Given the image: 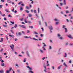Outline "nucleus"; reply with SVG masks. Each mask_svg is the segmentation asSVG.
I'll return each instance as SVG.
<instances>
[{
  "instance_id": "61",
  "label": "nucleus",
  "mask_w": 73,
  "mask_h": 73,
  "mask_svg": "<svg viewBox=\"0 0 73 73\" xmlns=\"http://www.w3.org/2000/svg\"><path fill=\"white\" fill-rule=\"evenodd\" d=\"M21 5L22 6H23V7H24V4H23V3H22L21 4Z\"/></svg>"
},
{
  "instance_id": "39",
  "label": "nucleus",
  "mask_w": 73,
  "mask_h": 73,
  "mask_svg": "<svg viewBox=\"0 0 73 73\" xmlns=\"http://www.w3.org/2000/svg\"><path fill=\"white\" fill-rule=\"evenodd\" d=\"M36 16L37 18H38V17H39L38 16V15L37 14H36Z\"/></svg>"
},
{
  "instance_id": "32",
  "label": "nucleus",
  "mask_w": 73,
  "mask_h": 73,
  "mask_svg": "<svg viewBox=\"0 0 73 73\" xmlns=\"http://www.w3.org/2000/svg\"><path fill=\"white\" fill-rule=\"evenodd\" d=\"M26 60H27V58H25L24 59L23 62H26Z\"/></svg>"
},
{
  "instance_id": "36",
  "label": "nucleus",
  "mask_w": 73,
  "mask_h": 73,
  "mask_svg": "<svg viewBox=\"0 0 73 73\" xmlns=\"http://www.w3.org/2000/svg\"><path fill=\"white\" fill-rule=\"evenodd\" d=\"M52 49V46H49V49Z\"/></svg>"
},
{
  "instance_id": "50",
  "label": "nucleus",
  "mask_w": 73,
  "mask_h": 73,
  "mask_svg": "<svg viewBox=\"0 0 73 73\" xmlns=\"http://www.w3.org/2000/svg\"><path fill=\"white\" fill-rule=\"evenodd\" d=\"M5 1V0H1V2H2V3H4V2Z\"/></svg>"
},
{
  "instance_id": "57",
  "label": "nucleus",
  "mask_w": 73,
  "mask_h": 73,
  "mask_svg": "<svg viewBox=\"0 0 73 73\" xmlns=\"http://www.w3.org/2000/svg\"><path fill=\"white\" fill-rule=\"evenodd\" d=\"M3 20H6L7 18H6V17H4L3 18Z\"/></svg>"
},
{
  "instance_id": "56",
  "label": "nucleus",
  "mask_w": 73,
  "mask_h": 73,
  "mask_svg": "<svg viewBox=\"0 0 73 73\" xmlns=\"http://www.w3.org/2000/svg\"><path fill=\"white\" fill-rule=\"evenodd\" d=\"M16 36H19V34L17 33H16Z\"/></svg>"
},
{
  "instance_id": "60",
  "label": "nucleus",
  "mask_w": 73,
  "mask_h": 73,
  "mask_svg": "<svg viewBox=\"0 0 73 73\" xmlns=\"http://www.w3.org/2000/svg\"><path fill=\"white\" fill-rule=\"evenodd\" d=\"M20 20L21 21H23V20H24V18H22L21 19H20Z\"/></svg>"
},
{
  "instance_id": "51",
  "label": "nucleus",
  "mask_w": 73,
  "mask_h": 73,
  "mask_svg": "<svg viewBox=\"0 0 73 73\" xmlns=\"http://www.w3.org/2000/svg\"><path fill=\"white\" fill-rule=\"evenodd\" d=\"M25 11L28 13H29V11L27 10H26Z\"/></svg>"
},
{
  "instance_id": "63",
  "label": "nucleus",
  "mask_w": 73,
  "mask_h": 73,
  "mask_svg": "<svg viewBox=\"0 0 73 73\" xmlns=\"http://www.w3.org/2000/svg\"><path fill=\"white\" fill-rule=\"evenodd\" d=\"M11 70H12V68H10L9 70V72H10Z\"/></svg>"
},
{
  "instance_id": "18",
  "label": "nucleus",
  "mask_w": 73,
  "mask_h": 73,
  "mask_svg": "<svg viewBox=\"0 0 73 73\" xmlns=\"http://www.w3.org/2000/svg\"><path fill=\"white\" fill-rule=\"evenodd\" d=\"M60 13H61V14L62 15H64V12L63 11H61L60 12Z\"/></svg>"
},
{
  "instance_id": "30",
  "label": "nucleus",
  "mask_w": 73,
  "mask_h": 73,
  "mask_svg": "<svg viewBox=\"0 0 73 73\" xmlns=\"http://www.w3.org/2000/svg\"><path fill=\"white\" fill-rule=\"evenodd\" d=\"M64 29H65V33H66L68 32V30H67V29H66V28H65Z\"/></svg>"
},
{
  "instance_id": "26",
  "label": "nucleus",
  "mask_w": 73,
  "mask_h": 73,
  "mask_svg": "<svg viewBox=\"0 0 73 73\" xmlns=\"http://www.w3.org/2000/svg\"><path fill=\"white\" fill-rule=\"evenodd\" d=\"M10 23H12V24H15V22H13L12 21H10Z\"/></svg>"
},
{
  "instance_id": "31",
  "label": "nucleus",
  "mask_w": 73,
  "mask_h": 73,
  "mask_svg": "<svg viewBox=\"0 0 73 73\" xmlns=\"http://www.w3.org/2000/svg\"><path fill=\"white\" fill-rule=\"evenodd\" d=\"M1 42H2L3 41V38H1Z\"/></svg>"
},
{
  "instance_id": "4",
  "label": "nucleus",
  "mask_w": 73,
  "mask_h": 73,
  "mask_svg": "<svg viewBox=\"0 0 73 73\" xmlns=\"http://www.w3.org/2000/svg\"><path fill=\"white\" fill-rule=\"evenodd\" d=\"M48 27L49 28V29L50 30H53V27H52V25L49 26Z\"/></svg>"
},
{
  "instance_id": "27",
  "label": "nucleus",
  "mask_w": 73,
  "mask_h": 73,
  "mask_svg": "<svg viewBox=\"0 0 73 73\" xmlns=\"http://www.w3.org/2000/svg\"><path fill=\"white\" fill-rule=\"evenodd\" d=\"M0 73H4V71L3 70H1L0 71Z\"/></svg>"
},
{
  "instance_id": "23",
  "label": "nucleus",
  "mask_w": 73,
  "mask_h": 73,
  "mask_svg": "<svg viewBox=\"0 0 73 73\" xmlns=\"http://www.w3.org/2000/svg\"><path fill=\"white\" fill-rule=\"evenodd\" d=\"M7 17H12V15H10V14H9V15H8V16H7Z\"/></svg>"
},
{
  "instance_id": "37",
  "label": "nucleus",
  "mask_w": 73,
  "mask_h": 73,
  "mask_svg": "<svg viewBox=\"0 0 73 73\" xmlns=\"http://www.w3.org/2000/svg\"><path fill=\"white\" fill-rule=\"evenodd\" d=\"M4 63L1 64V66H4Z\"/></svg>"
},
{
  "instance_id": "20",
  "label": "nucleus",
  "mask_w": 73,
  "mask_h": 73,
  "mask_svg": "<svg viewBox=\"0 0 73 73\" xmlns=\"http://www.w3.org/2000/svg\"><path fill=\"white\" fill-rule=\"evenodd\" d=\"M51 68H52V69H53V70H54V69H55V68L54 67V66H52L51 67Z\"/></svg>"
},
{
  "instance_id": "5",
  "label": "nucleus",
  "mask_w": 73,
  "mask_h": 73,
  "mask_svg": "<svg viewBox=\"0 0 73 73\" xmlns=\"http://www.w3.org/2000/svg\"><path fill=\"white\" fill-rule=\"evenodd\" d=\"M39 50L41 53H44V51L41 49H39Z\"/></svg>"
},
{
  "instance_id": "22",
  "label": "nucleus",
  "mask_w": 73,
  "mask_h": 73,
  "mask_svg": "<svg viewBox=\"0 0 73 73\" xmlns=\"http://www.w3.org/2000/svg\"><path fill=\"white\" fill-rule=\"evenodd\" d=\"M27 33H29L30 32V31L29 30H27Z\"/></svg>"
},
{
  "instance_id": "11",
  "label": "nucleus",
  "mask_w": 73,
  "mask_h": 73,
  "mask_svg": "<svg viewBox=\"0 0 73 73\" xmlns=\"http://www.w3.org/2000/svg\"><path fill=\"white\" fill-rule=\"evenodd\" d=\"M63 65H64L65 66L66 68H68V66L67 65H66V63L65 62L64 63Z\"/></svg>"
},
{
  "instance_id": "10",
  "label": "nucleus",
  "mask_w": 73,
  "mask_h": 73,
  "mask_svg": "<svg viewBox=\"0 0 73 73\" xmlns=\"http://www.w3.org/2000/svg\"><path fill=\"white\" fill-rule=\"evenodd\" d=\"M54 20L55 21H60L59 19H54Z\"/></svg>"
},
{
  "instance_id": "55",
  "label": "nucleus",
  "mask_w": 73,
  "mask_h": 73,
  "mask_svg": "<svg viewBox=\"0 0 73 73\" xmlns=\"http://www.w3.org/2000/svg\"><path fill=\"white\" fill-rule=\"evenodd\" d=\"M3 26L4 27H7V25H3Z\"/></svg>"
},
{
  "instance_id": "38",
  "label": "nucleus",
  "mask_w": 73,
  "mask_h": 73,
  "mask_svg": "<svg viewBox=\"0 0 73 73\" xmlns=\"http://www.w3.org/2000/svg\"><path fill=\"white\" fill-rule=\"evenodd\" d=\"M5 11L6 12H7V13L9 12V11H8V9H5Z\"/></svg>"
},
{
  "instance_id": "16",
  "label": "nucleus",
  "mask_w": 73,
  "mask_h": 73,
  "mask_svg": "<svg viewBox=\"0 0 73 73\" xmlns=\"http://www.w3.org/2000/svg\"><path fill=\"white\" fill-rule=\"evenodd\" d=\"M27 18H25V23H28V21H27Z\"/></svg>"
},
{
  "instance_id": "28",
  "label": "nucleus",
  "mask_w": 73,
  "mask_h": 73,
  "mask_svg": "<svg viewBox=\"0 0 73 73\" xmlns=\"http://www.w3.org/2000/svg\"><path fill=\"white\" fill-rule=\"evenodd\" d=\"M64 54H65V55L64 56V57H67V54H66V53H65Z\"/></svg>"
},
{
  "instance_id": "7",
  "label": "nucleus",
  "mask_w": 73,
  "mask_h": 73,
  "mask_svg": "<svg viewBox=\"0 0 73 73\" xmlns=\"http://www.w3.org/2000/svg\"><path fill=\"white\" fill-rule=\"evenodd\" d=\"M10 48H11L12 49V50L13 51L14 50L13 48H14V45L12 44V46H10Z\"/></svg>"
},
{
  "instance_id": "1",
  "label": "nucleus",
  "mask_w": 73,
  "mask_h": 73,
  "mask_svg": "<svg viewBox=\"0 0 73 73\" xmlns=\"http://www.w3.org/2000/svg\"><path fill=\"white\" fill-rule=\"evenodd\" d=\"M27 68L29 69L30 71H29V72L31 73H33V72L31 70H32L33 68H32L29 67V66H27Z\"/></svg>"
},
{
  "instance_id": "44",
  "label": "nucleus",
  "mask_w": 73,
  "mask_h": 73,
  "mask_svg": "<svg viewBox=\"0 0 73 73\" xmlns=\"http://www.w3.org/2000/svg\"><path fill=\"white\" fill-rule=\"evenodd\" d=\"M10 31L11 32V33H13V34L14 33V32H13V30H11Z\"/></svg>"
},
{
  "instance_id": "6",
  "label": "nucleus",
  "mask_w": 73,
  "mask_h": 73,
  "mask_svg": "<svg viewBox=\"0 0 73 73\" xmlns=\"http://www.w3.org/2000/svg\"><path fill=\"white\" fill-rule=\"evenodd\" d=\"M44 68L45 69L44 70V71L45 72H47V71H46V66H44Z\"/></svg>"
},
{
  "instance_id": "54",
  "label": "nucleus",
  "mask_w": 73,
  "mask_h": 73,
  "mask_svg": "<svg viewBox=\"0 0 73 73\" xmlns=\"http://www.w3.org/2000/svg\"><path fill=\"white\" fill-rule=\"evenodd\" d=\"M2 16L3 17H5V14H4L3 15H2Z\"/></svg>"
},
{
  "instance_id": "46",
  "label": "nucleus",
  "mask_w": 73,
  "mask_h": 73,
  "mask_svg": "<svg viewBox=\"0 0 73 73\" xmlns=\"http://www.w3.org/2000/svg\"><path fill=\"white\" fill-rule=\"evenodd\" d=\"M9 71L8 70H7L6 71V73H9Z\"/></svg>"
},
{
  "instance_id": "47",
  "label": "nucleus",
  "mask_w": 73,
  "mask_h": 73,
  "mask_svg": "<svg viewBox=\"0 0 73 73\" xmlns=\"http://www.w3.org/2000/svg\"><path fill=\"white\" fill-rule=\"evenodd\" d=\"M34 12L35 13H37V12H36V10L35 9L34 10Z\"/></svg>"
},
{
  "instance_id": "25",
  "label": "nucleus",
  "mask_w": 73,
  "mask_h": 73,
  "mask_svg": "<svg viewBox=\"0 0 73 73\" xmlns=\"http://www.w3.org/2000/svg\"><path fill=\"white\" fill-rule=\"evenodd\" d=\"M32 14H29V16L30 17H32Z\"/></svg>"
},
{
  "instance_id": "52",
  "label": "nucleus",
  "mask_w": 73,
  "mask_h": 73,
  "mask_svg": "<svg viewBox=\"0 0 73 73\" xmlns=\"http://www.w3.org/2000/svg\"><path fill=\"white\" fill-rule=\"evenodd\" d=\"M6 38L7 40H8V36H7V35L6 36Z\"/></svg>"
},
{
  "instance_id": "13",
  "label": "nucleus",
  "mask_w": 73,
  "mask_h": 73,
  "mask_svg": "<svg viewBox=\"0 0 73 73\" xmlns=\"http://www.w3.org/2000/svg\"><path fill=\"white\" fill-rule=\"evenodd\" d=\"M62 65H61L60 66H59L57 68V69H58V70L59 69H60V68H61V66H62Z\"/></svg>"
},
{
  "instance_id": "3",
  "label": "nucleus",
  "mask_w": 73,
  "mask_h": 73,
  "mask_svg": "<svg viewBox=\"0 0 73 73\" xmlns=\"http://www.w3.org/2000/svg\"><path fill=\"white\" fill-rule=\"evenodd\" d=\"M19 26L20 27H22L23 28H24V29H26L27 27H26V26L24 25H19Z\"/></svg>"
},
{
  "instance_id": "41",
  "label": "nucleus",
  "mask_w": 73,
  "mask_h": 73,
  "mask_svg": "<svg viewBox=\"0 0 73 73\" xmlns=\"http://www.w3.org/2000/svg\"><path fill=\"white\" fill-rule=\"evenodd\" d=\"M45 25H46V27H48V25H47V23H46V22H44Z\"/></svg>"
},
{
  "instance_id": "43",
  "label": "nucleus",
  "mask_w": 73,
  "mask_h": 73,
  "mask_svg": "<svg viewBox=\"0 0 73 73\" xmlns=\"http://www.w3.org/2000/svg\"><path fill=\"white\" fill-rule=\"evenodd\" d=\"M70 19H73V16L70 17Z\"/></svg>"
},
{
  "instance_id": "24",
  "label": "nucleus",
  "mask_w": 73,
  "mask_h": 73,
  "mask_svg": "<svg viewBox=\"0 0 73 73\" xmlns=\"http://www.w3.org/2000/svg\"><path fill=\"white\" fill-rule=\"evenodd\" d=\"M27 23H28L29 24H32V22L30 21H27Z\"/></svg>"
},
{
  "instance_id": "12",
  "label": "nucleus",
  "mask_w": 73,
  "mask_h": 73,
  "mask_svg": "<svg viewBox=\"0 0 73 73\" xmlns=\"http://www.w3.org/2000/svg\"><path fill=\"white\" fill-rule=\"evenodd\" d=\"M68 37H69V38H73V37L72 36V35H68Z\"/></svg>"
},
{
  "instance_id": "34",
  "label": "nucleus",
  "mask_w": 73,
  "mask_h": 73,
  "mask_svg": "<svg viewBox=\"0 0 73 73\" xmlns=\"http://www.w3.org/2000/svg\"><path fill=\"white\" fill-rule=\"evenodd\" d=\"M17 27V25L15 24V26H14V27L15 28H16V27Z\"/></svg>"
},
{
  "instance_id": "53",
  "label": "nucleus",
  "mask_w": 73,
  "mask_h": 73,
  "mask_svg": "<svg viewBox=\"0 0 73 73\" xmlns=\"http://www.w3.org/2000/svg\"><path fill=\"white\" fill-rule=\"evenodd\" d=\"M65 44L66 45H68V42H66L65 43Z\"/></svg>"
},
{
  "instance_id": "59",
  "label": "nucleus",
  "mask_w": 73,
  "mask_h": 73,
  "mask_svg": "<svg viewBox=\"0 0 73 73\" xmlns=\"http://www.w3.org/2000/svg\"><path fill=\"white\" fill-rule=\"evenodd\" d=\"M46 64L47 65H46L47 66H49V65H50L49 64Z\"/></svg>"
},
{
  "instance_id": "17",
  "label": "nucleus",
  "mask_w": 73,
  "mask_h": 73,
  "mask_svg": "<svg viewBox=\"0 0 73 73\" xmlns=\"http://www.w3.org/2000/svg\"><path fill=\"white\" fill-rule=\"evenodd\" d=\"M20 11H23V8L22 7H20Z\"/></svg>"
},
{
  "instance_id": "49",
  "label": "nucleus",
  "mask_w": 73,
  "mask_h": 73,
  "mask_svg": "<svg viewBox=\"0 0 73 73\" xmlns=\"http://www.w3.org/2000/svg\"><path fill=\"white\" fill-rule=\"evenodd\" d=\"M26 8L27 9H29V7H28V6H27L26 7Z\"/></svg>"
},
{
  "instance_id": "48",
  "label": "nucleus",
  "mask_w": 73,
  "mask_h": 73,
  "mask_svg": "<svg viewBox=\"0 0 73 73\" xmlns=\"http://www.w3.org/2000/svg\"><path fill=\"white\" fill-rule=\"evenodd\" d=\"M49 41H50V42H51V43H53V41H52V40H50Z\"/></svg>"
},
{
  "instance_id": "29",
  "label": "nucleus",
  "mask_w": 73,
  "mask_h": 73,
  "mask_svg": "<svg viewBox=\"0 0 73 73\" xmlns=\"http://www.w3.org/2000/svg\"><path fill=\"white\" fill-rule=\"evenodd\" d=\"M33 39L34 40H36L37 41H38V39H36V38H33Z\"/></svg>"
},
{
  "instance_id": "15",
  "label": "nucleus",
  "mask_w": 73,
  "mask_h": 73,
  "mask_svg": "<svg viewBox=\"0 0 73 73\" xmlns=\"http://www.w3.org/2000/svg\"><path fill=\"white\" fill-rule=\"evenodd\" d=\"M62 28L65 29V28H66V26L65 25H63L62 26Z\"/></svg>"
},
{
  "instance_id": "64",
  "label": "nucleus",
  "mask_w": 73,
  "mask_h": 73,
  "mask_svg": "<svg viewBox=\"0 0 73 73\" xmlns=\"http://www.w3.org/2000/svg\"><path fill=\"white\" fill-rule=\"evenodd\" d=\"M40 36H41V37H43V34H40Z\"/></svg>"
},
{
  "instance_id": "45",
  "label": "nucleus",
  "mask_w": 73,
  "mask_h": 73,
  "mask_svg": "<svg viewBox=\"0 0 73 73\" xmlns=\"http://www.w3.org/2000/svg\"><path fill=\"white\" fill-rule=\"evenodd\" d=\"M7 2L9 3H10V2H11V0H7Z\"/></svg>"
},
{
  "instance_id": "42",
  "label": "nucleus",
  "mask_w": 73,
  "mask_h": 73,
  "mask_svg": "<svg viewBox=\"0 0 73 73\" xmlns=\"http://www.w3.org/2000/svg\"><path fill=\"white\" fill-rule=\"evenodd\" d=\"M38 22L39 25H41V21H38Z\"/></svg>"
},
{
  "instance_id": "58",
  "label": "nucleus",
  "mask_w": 73,
  "mask_h": 73,
  "mask_svg": "<svg viewBox=\"0 0 73 73\" xmlns=\"http://www.w3.org/2000/svg\"><path fill=\"white\" fill-rule=\"evenodd\" d=\"M70 21L71 22V23H72V24H73V21H72V20H70Z\"/></svg>"
},
{
  "instance_id": "8",
  "label": "nucleus",
  "mask_w": 73,
  "mask_h": 73,
  "mask_svg": "<svg viewBox=\"0 0 73 73\" xmlns=\"http://www.w3.org/2000/svg\"><path fill=\"white\" fill-rule=\"evenodd\" d=\"M26 54L28 57H30V55H29V52H28V51H27Z\"/></svg>"
},
{
  "instance_id": "33",
  "label": "nucleus",
  "mask_w": 73,
  "mask_h": 73,
  "mask_svg": "<svg viewBox=\"0 0 73 73\" xmlns=\"http://www.w3.org/2000/svg\"><path fill=\"white\" fill-rule=\"evenodd\" d=\"M46 58V57H43L42 58V60H44Z\"/></svg>"
},
{
  "instance_id": "9",
  "label": "nucleus",
  "mask_w": 73,
  "mask_h": 73,
  "mask_svg": "<svg viewBox=\"0 0 73 73\" xmlns=\"http://www.w3.org/2000/svg\"><path fill=\"white\" fill-rule=\"evenodd\" d=\"M59 38V40H62L64 39V38H63L62 36Z\"/></svg>"
},
{
  "instance_id": "19",
  "label": "nucleus",
  "mask_w": 73,
  "mask_h": 73,
  "mask_svg": "<svg viewBox=\"0 0 73 73\" xmlns=\"http://www.w3.org/2000/svg\"><path fill=\"white\" fill-rule=\"evenodd\" d=\"M34 34L36 35H38V33H37V32L36 31H34Z\"/></svg>"
},
{
  "instance_id": "62",
  "label": "nucleus",
  "mask_w": 73,
  "mask_h": 73,
  "mask_svg": "<svg viewBox=\"0 0 73 73\" xmlns=\"http://www.w3.org/2000/svg\"><path fill=\"white\" fill-rule=\"evenodd\" d=\"M28 38H30V39H31V40H32V38H31V36H29L28 37Z\"/></svg>"
},
{
  "instance_id": "21",
  "label": "nucleus",
  "mask_w": 73,
  "mask_h": 73,
  "mask_svg": "<svg viewBox=\"0 0 73 73\" xmlns=\"http://www.w3.org/2000/svg\"><path fill=\"white\" fill-rule=\"evenodd\" d=\"M63 3L64 5H66V0H64Z\"/></svg>"
},
{
  "instance_id": "14",
  "label": "nucleus",
  "mask_w": 73,
  "mask_h": 73,
  "mask_svg": "<svg viewBox=\"0 0 73 73\" xmlns=\"http://www.w3.org/2000/svg\"><path fill=\"white\" fill-rule=\"evenodd\" d=\"M57 36L59 38V37H61V34H58Z\"/></svg>"
},
{
  "instance_id": "2",
  "label": "nucleus",
  "mask_w": 73,
  "mask_h": 73,
  "mask_svg": "<svg viewBox=\"0 0 73 73\" xmlns=\"http://www.w3.org/2000/svg\"><path fill=\"white\" fill-rule=\"evenodd\" d=\"M45 44V43H43V44H44V45H43V46L42 47V48L43 50H46V49L45 48V46H46V44Z\"/></svg>"
},
{
  "instance_id": "40",
  "label": "nucleus",
  "mask_w": 73,
  "mask_h": 73,
  "mask_svg": "<svg viewBox=\"0 0 73 73\" xmlns=\"http://www.w3.org/2000/svg\"><path fill=\"white\" fill-rule=\"evenodd\" d=\"M38 13H40V8H39L38 9Z\"/></svg>"
},
{
  "instance_id": "35",
  "label": "nucleus",
  "mask_w": 73,
  "mask_h": 73,
  "mask_svg": "<svg viewBox=\"0 0 73 73\" xmlns=\"http://www.w3.org/2000/svg\"><path fill=\"white\" fill-rule=\"evenodd\" d=\"M21 3H23V2H22V1H21L20 2H19L18 3V5H20V4H21Z\"/></svg>"
}]
</instances>
